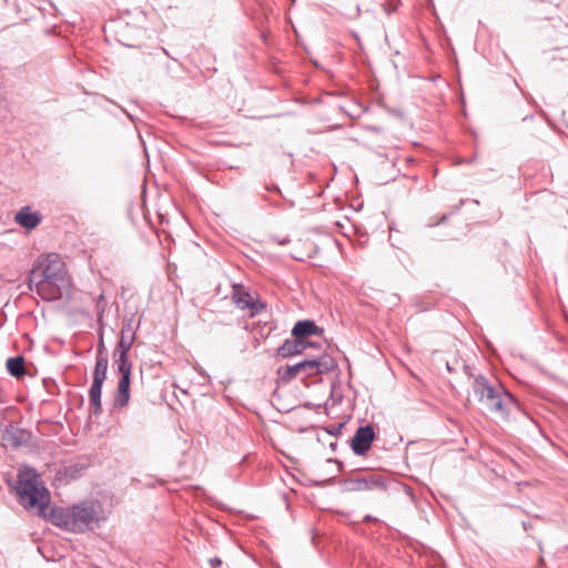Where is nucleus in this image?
I'll return each mask as SVG.
<instances>
[{
  "mask_svg": "<svg viewBox=\"0 0 568 568\" xmlns=\"http://www.w3.org/2000/svg\"><path fill=\"white\" fill-rule=\"evenodd\" d=\"M30 286L44 301H57L70 286L65 263L54 253L38 261L30 273Z\"/></svg>",
  "mask_w": 568,
  "mask_h": 568,
  "instance_id": "f257e3e1",
  "label": "nucleus"
},
{
  "mask_svg": "<svg viewBox=\"0 0 568 568\" xmlns=\"http://www.w3.org/2000/svg\"><path fill=\"white\" fill-rule=\"evenodd\" d=\"M473 392L484 408L495 417L507 419L518 402L500 384L491 383L481 374L474 377Z\"/></svg>",
  "mask_w": 568,
  "mask_h": 568,
  "instance_id": "f03ea898",
  "label": "nucleus"
},
{
  "mask_svg": "<svg viewBox=\"0 0 568 568\" xmlns=\"http://www.w3.org/2000/svg\"><path fill=\"white\" fill-rule=\"evenodd\" d=\"M21 506L42 518H48L54 526L71 531L72 507H51V499H19Z\"/></svg>",
  "mask_w": 568,
  "mask_h": 568,
  "instance_id": "7ed1b4c3",
  "label": "nucleus"
},
{
  "mask_svg": "<svg viewBox=\"0 0 568 568\" xmlns=\"http://www.w3.org/2000/svg\"><path fill=\"white\" fill-rule=\"evenodd\" d=\"M334 368V359L328 355H322L317 358L305 359L294 365L287 366L282 377L285 381H292L300 375L306 378L328 373Z\"/></svg>",
  "mask_w": 568,
  "mask_h": 568,
  "instance_id": "20e7f679",
  "label": "nucleus"
},
{
  "mask_svg": "<svg viewBox=\"0 0 568 568\" xmlns=\"http://www.w3.org/2000/svg\"><path fill=\"white\" fill-rule=\"evenodd\" d=\"M19 497H50L41 476L36 469L24 466L18 473Z\"/></svg>",
  "mask_w": 568,
  "mask_h": 568,
  "instance_id": "39448f33",
  "label": "nucleus"
},
{
  "mask_svg": "<svg viewBox=\"0 0 568 568\" xmlns=\"http://www.w3.org/2000/svg\"><path fill=\"white\" fill-rule=\"evenodd\" d=\"M97 520L93 506L88 499L80 501L72 507L71 531L83 532Z\"/></svg>",
  "mask_w": 568,
  "mask_h": 568,
  "instance_id": "423d86ee",
  "label": "nucleus"
},
{
  "mask_svg": "<svg viewBox=\"0 0 568 568\" xmlns=\"http://www.w3.org/2000/svg\"><path fill=\"white\" fill-rule=\"evenodd\" d=\"M348 488L355 491H372L376 494H384L386 490L383 477L377 474H361L351 478L347 481Z\"/></svg>",
  "mask_w": 568,
  "mask_h": 568,
  "instance_id": "0eeeda50",
  "label": "nucleus"
},
{
  "mask_svg": "<svg viewBox=\"0 0 568 568\" xmlns=\"http://www.w3.org/2000/svg\"><path fill=\"white\" fill-rule=\"evenodd\" d=\"M232 300L241 310H248L251 316L258 314L266 307L264 303L255 300L241 284L233 286Z\"/></svg>",
  "mask_w": 568,
  "mask_h": 568,
  "instance_id": "6e6552de",
  "label": "nucleus"
},
{
  "mask_svg": "<svg viewBox=\"0 0 568 568\" xmlns=\"http://www.w3.org/2000/svg\"><path fill=\"white\" fill-rule=\"evenodd\" d=\"M374 438L375 432L371 425L361 426L352 438L353 452L358 456L364 455L371 448Z\"/></svg>",
  "mask_w": 568,
  "mask_h": 568,
  "instance_id": "1a4fd4ad",
  "label": "nucleus"
},
{
  "mask_svg": "<svg viewBox=\"0 0 568 568\" xmlns=\"http://www.w3.org/2000/svg\"><path fill=\"white\" fill-rule=\"evenodd\" d=\"M130 384H131V374H123L120 376L118 387H116V393L114 395V402H113L114 408H123L129 404Z\"/></svg>",
  "mask_w": 568,
  "mask_h": 568,
  "instance_id": "9d476101",
  "label": "nucleus"
},
{
  "mask_svg": "<svg viewBox=\"0 0 568 568\" xmlns=\"http://www.w3.org/2000/svg\"><path fill=\"white\" fill-rule=\"evenodd\" d=\"M29 439L30 434L28 432L13 425L7 426L4 433L2 434V440L14 448L27 444Z\"/></svg>",
  "mask_w": 568,
  "mask_h": 568,
  "instance_id": "9b49d317",
  "label": "nucleus"
},
{
  "mask_svg": "<svg viewBox=\"0 0 568 568\" xmlns=\"http://www.w3.org/2000/svg\"><path fill=\"white\" fill-rule=\"evenodd\" d=\"M41 219V214L31 211L29 206H23L14 216V221L29 231L36 229L40 224Z\"/></svg>",
  "mask_w": 568,
  "mask_h": 568,
  "instance_id": "f8f14e48",
  "label": "nucleus"
},
{
  "mask_svg": "<svg viewBox=\"0 0 568 568\" xmlns=\"http://www.w3.org/2000/svg\"><path fill=\"white\" fill-rule=\"evenodd\" d=\"M323 332L322 328H320L314 321L305 320V321H298L293 329L292 335L297 338L298 341H303L304 337L311 336V335H318Z\"/></svg>",
  "mask_w": 568,
  "mask_h": 568,
  "instance_id": "ddd939ff",
  "label": "nucleus"
},
{
  "mask_svg": "<svg viewBox=\"0 0 568 568\" xmlns=\"http://www.w3.org/2000/svg\"><path fill=\"white\" fill-rule=\"evenodd\" d=\"M103 381L93 379L89 389V403L92 408V414L99 416L102 412L101 393Z\"/></svg>",
  "mask_w": 568,
  "mask_h": 568,
  "instance_id": "4468645a",
  "label": "nucleus"
},
{
  "mask_svg": "<svg viewBox=\"0 0 568 568\" xmlns=\"http://www.w3.org/2000/svg\"><path fill=\"white\" fill-rule=\"evenodd\" d=\"M134 338H135V334L132 329L131 323L128 322V323L123 324L122 329H121V337H120V341L115 348L124 351V352H129L132 347Z\"/></svg>",
  "mask_w": 568,
  "mask_h": 568,
  "instance_id": "2eb2a0df",
  "label": "nucleus"
},
{
  "mask_svg": "<svg viewBox=\"0 0 568 568\" xmlns=\"http://www.w3.org/2000/svg\"><path fill=\"white\" fill-rule=\"evenodd\" d=\"M304 348L305 345L303 341H298L297 338H295V341H286L285 343H283L278 347L277 353L282 357H288L302 353Z\"/></svg>",
  "mask_w": 568,
  "mask_h": 568,
  "instance_id": "dca6fc26",
  "label": "nucleus"
},
{
  "mask_svg": "<svg viewBox=\"0 0 568 568\" xmlns=\"http://www.w3.org/2000/svg\"><path fill=\"white\" fill-rule=\"evenodd\" d=\"M6 366L10 375L16 378H21L26 375L24 358L22 356L8 358Z\"/></svg>",
  "mask_w": 568,
  "mask_h": 568,
  "instance_id": "f3484780",
  "label": "nucleus"
},
{
  "mask_svg": "<svg viewBox=\"0 0 568 568\" xmlns=\"http://www.w3.org/2000/svg\"><path fill=\"white\" fill-rule=\"evenodd\" d=\"M129 352H124L121 349H114V365L120 375L131 374L132 364L129 361L128 356Z\"/></svg>",
  "mask_w": 568,
  "mask_h": 568,
  "instance_id": "a211bd4d",
  "label": "nucleus"
},
{
  "mask_svg": "<svg viewBox=\"0 0 568 568\" xmlns=\"http://www.w3.org/2000/svg\"><path fill=\"white\" fill-rule=\"evenodd\" d=\"M108 371V358L99 352L93 371V379L105 381Z\"/></svg>",
  "mask_w": 568,
  "mask_h": 568,
  "instance_id": "6ab92c4d",
  "label": "nucleus"
},
{
  "mask_svg": "<svg viewBox=\"0 0 568 568\" xmlns=\"http://www.w3.org/2000/svg\"><path fill=\"white\" fill-rule=\"evenodd\" d=\"M384 11L389 16L396 10V6L392 3H384L383 4Z\"/></svg>",
  "mask_w": 568,
  "mask_h": 568,
  "instance_id": "aec40b11",
  "label": "nucleus"
},
{
  "mask_svg": "<svg viewBox=\"0 0 568 568\" xmlns=\"http://www.w3.org/2000/svg\"><path fill=\"white\" fill-rule=\"evenodd\" d=\"M209 564L211 565L212 568H215V567L222 565V560L219 557H213V558L209 559Z\"/></svg>",
  "mask_w": 568,
  "mask_h": 568,
  "instance_id": "412c9836",
  "label": "nucleus"
},
{
  "mask_svg": "<svg viewBox=\"0 0 568 568\" xmlns=\"http://www.w3.org/2000/svg\"><path fill=\"white\" fill-rule=\"evenodd\" d=\"M215 505L221 507V508H225L226 507V505L223 503L222 499H215Z\"/></svg>",
  "mask_w": 568,
  "mask_h": 568,
  "instance_id": "4be33fe9",
  "label": "nucleus"
},
{
  "mask_svg": "<svg viewBox=\"0 0 568 568\" xmlns=\"http://www.w3.org/2000/svg\"><path fill=\"white\" fill-rule=\"evenodd\" d=\"M363 520H365V521H371V520L376 521L377 519L372 517L371 515H366V516H364Z\"/></svg>",
  "mask_w": 568,
  "mask_h": 568,
  "instance_id": "5701e85b",
  "label": "nucleus"
}]
</instances>
